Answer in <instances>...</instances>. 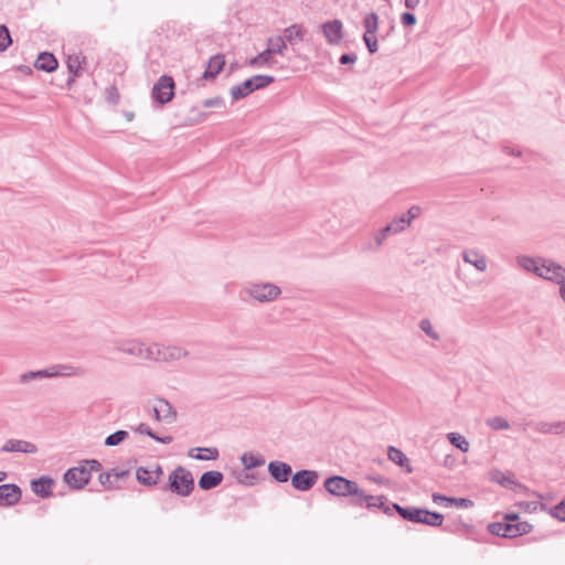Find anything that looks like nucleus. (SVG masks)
Instances as JSON below:
<instances>
[{"label":"nucleus","mask_w":565,"mask_h":565,"mask_svg":"<svg viewBox=\"0 0 565 565\" xmlns=\"http://www.w3.org/2000/svg\"><path fill=\"white\" fill-rule=\"evenodd\" d=\"M516 262L522 269L540 278L555 284L565 282V268L552 259L523 255L519 256Z\"/></svg>","instance_id":"1"},{"label":"nucleus","mask_w":565,"mask_h":565,"mask_svg":"<svg viewBox=\"0 0 565 565\" xmlns=\"http://www.w3.org/2000/svg\"><path fill=\"white\" fill-rule=\"evenodd\" d=\"M102 465L96 459L82 461L78 466L70 468L64 473V481L72 489H83L90 480L92 472L100 470Z\"/></svg>","instance_id":"2"},{"label":"nucleus","mask_w":565,"mask_h":565,"mask_svg":"<svg viewBox=\"0 0 565 565\" xmlns=\"http://www.w3.org/2000/svg\"><path fill=\"white\" fill-rule=\"evenodd\" d=\"M83 374V370L78 366L70 364H56L44 370L29 371L22 373L19 377V382L24 384L34 380H43L46 377L57 376H78Z\"/></svg>","instance_id":"3"},{"label":"nucleus","mask_w":565,"mask_h":565,"mask_svg":"<svg viewBox=\"0 0 565 565\" xmlns=\"http://www.w3.org/2000/svg\"><path fill=\"white\" fill-rule=\"evenodd\" d=\"M180 497H189L194 489L192 473L182 466H178L170 475L164 488Z\"/></svg>","instance_id":"4"},{"label":"nucleus","mask_w":565,"mask_h":565,"mask_svg":"<svg viewBox=\"0 0 565 565\" xmlns=\"http://www.w3.org/2000/svg\"><path fill=\"white\" fill-rule=\"evenodd\" d=\"M275 82L271 75H254L245 79L242 84L231 88V96L234 100H239L254 93L255 90L266 88Z\"/></svg>","instance_id":"5"},{"label":"nucleus","mask_w":565,"mask_h":565,"mask_svg":"<svg viewBox=\"0 0 565 565\" xmlns=\"http://www.w3.org/2000/svg\"><path fill=\"white\" fill-rule=\"evenodd\" d=\"M243 294L264 303L276 300L280 296L281 289L279 286L271 282H254L248 284L243 289Z\"/></svg>","instance_id":"6"},{"label":"nucleus","mask_w":565,"mask_h":565,"mask_svg":"<svg viewBox=\"0 0 565 565\" xmlns=\"http://www.w3.org/2000/svg\"><path fill=\"white\" fill-rule=\"evenodd\" d=\"M324 489L335 497H349L356 491V482L341 476H331L324 480Z\"/></svg>","instance_id":"7"},{"label":"nucleus","mask_w":565,"mask_h":565,"mask_svg":"<svg viewBox=\"0 0 565 565\" xmlns=\"http://www.w3.org/2000/svg\"><path fill=\"white\" fill-rule=\"evenodd\" d=\"M174 81L169 75H161L152 87L151 96L160 105H166L174 96Z\"/></svg>","instance_id":"8"},{"label":"nucleus","mask_w":565,"mask_h":565,"mask_svg":"<svg viewBox=\"0 0 565 565\" xmlns=\"http://www.w3.org/2000/svg\"><path fill=\"white\" fill-rule=\"evenodd\" d=\"M116 350L143 360H152V344L146 345L135 340L116 341Z\"/></svg>","instance_id":"9"},{"label":"nucleus","mask_w":565,"mask_h":565,"mask_svg":"<svg viewBox=\"0 0 565 565\" xmlns=\"http://www.w3.org/2000/svg\"><path fill=\"white\" fill-rule=\"evenodd\" d=\"M152 360L154 361H177L189 355V352L177 345H162L159 343H152Z\"/></svg>","instance_id":"10"},{"label":"nucleus","mask_w":565,"mask_h":565,"mask_svg":"<svg viewBox=\"0 0 565 565\" xmlns=\"http://www.w3.org/2000/svg\"><path fill=\"white\" fill-rule=\"evenodd\" d=\"M319 473L316 470L301 469L291 476V486L298 491H309L318 482Z\"/></svg>","instance_id":"11"},{"label":"nucleus","mask_w":565,"mask_h":565,"mask_svg":"<svg viewBox=\"0 0 565 565\" xmlns=\"http://www.w3.org/2000/svg\"><path fill=\"white\" fill-rule=\"evenodd\" d=\"M320 30L330 45H338L344 36L343 23L339 19L330 20L320 25Z\"/></svg>","instance_id":"12"},{"label":"nucleus","mask_w":565,"mask_h":565,"mask_svg":"<svg viewBox=\"0 0 565 565\" xmlns=\"http://www.w3.org/2000/svg\"><path fill=\"white\" fill-rule=\"evenodd\" d=\"M267 470L270 477L279 483L287 482L292 472L291 466L280 460L270 461L268 463Z\"/></svg>","instance_id":"13"},{"label":"nucleus","mask_w":565,"mask_h":565,"mask_svg":"<svg viewBox=\"0 0 565 565\" xmlns=\"http://www.w3.org/2000/svg\"><path fill=\"white\" fill-rule=\"evenodd\" d=\"M21 489L14 483L0 486V505L12 507L21 500Z\"/></svg>","instance_id":"14"},{"label":"nucleus","mask_w":565,"mask_h":565,"mask_svg":"<svg viewBox=\"0 0 565 565\" xmlns=\"http://www.w3.org/2000/svg\"><path fill=\"white\" fill-rule=\"evenodd\" d=\"M1 451L35 454L38 451V447L31 441L20 439H8L1 447Z\"/></svg>","instance_id":"15"},{"label":"nucleus","mask_w":565,"mask_h":565,"mask_svg":"<svg viewBox=\"0 0 565 565\" xmlns=\"http://www.w3.org/2000/svg\"><path fill=\"white\" fill-rule=\"evenodd\" d=\"M223 479L224 476L221 471H205L199 479V488L204 491L214 489L222 483Z\"/></svg>","instance_id":"16"},{"label":"nucleus","mask_w":565,"mask_h":565,"mask_svg":"<svg viewBox=\"0 0 565 565\" xmlns=\"http://www.w3.org/2000/svg\"><path fill=\"white\" fill-rule=\"evenodd\" d=\"M53 484L54 480L52 478L43 476L31 482V489L36 495L41 498H49L52 495Z\"/></svg>","instance_id":"17"},{"label":"nucleus","mask_w":565,"mask_h":565,"mask_svg":"<svg viewBox=\"0 0 565 565\" xmlns=\"http://www.w3.org/2000/svg\"><path fill=\"white\" fill-rule=\"evenodd\" d=\"M224 65H225V57L223 54H216V55L210 57V60L206 63V68L203 73V78L204 79L215 78L220 74V72L222 71Z\"/></svg>","instance_id":"18"},{"label":"nucleus","mask_w":565,"mask_h":565,"mask_svg":"<svg viewBox=\"0 0 565 565\" xmlns=\"http://www.w3.org/2000/svg\"><path fill=\"white\" fill-rule=\"evenodd\" d=\"M58 66L57 60L54 54L50 52H42L39 54L38 58L34 62V67L39 71H44L51 73L55 71Z\"/></svg>","instance_id":"19"},{"label":"nucleus","mask_w":565,"mask_h":565,"mask_svg":"<svg viewBox=\"0 0 565 565\" xmlns=\"http://www.w3.org/2000/svg\"><path fill=\"white\" fill-rule=\"evenodd\" d=\"M153 405H157L159 408V417L158 422H168L172 423L175 419L177 413L173 409L172 405L164 398H157L153 402Z\"/></svg>","instance_id":"20"},{"label":"nucleus","mask_w":565,"mask_h":565,"mask_svg":"<svg viewBox=\"0 0 565 565\" xmlns=\"http://www.w3.org/2000/svg\"><path fill=\"white\" fill-rule=\"evenodd\" d=\"M188 456L196 460H216L220 452L215 447H194L189 450Z\"/></svg>","instance_id":"21"},{"label":"nucleus","mask_w":565,"mask_h":565,"mask_svg":"<svg viewBox=\"0 0 565 565\" xmlns=\"http://www.w3.org/2000/svg\"><path fill=\"white\" fill-rule=\"evenodd\" d=\"M462 259L472 265L479 271H484L487 269L486 256L475 249L465 250L462 253Z\"/></svg>","instance_id":"22"},{"label":"nucleus","mask_w":565,"mask_h":565,"mask_svg":"<svg viewBox=\"0 0 565 565\" xmlns=\"http://www.w3.org/2000/svg\"><path fill=\"white\" fill-rule=\"evenodd\" d=\"M387 456L391 461H393L397 466L404 468L407 473H411L413 471V468L409 465L408 458L405 456V454L401 449H398L394 446H390L387 448Z\"/></svg>","instance_id":"23"},{"label":"nucleus","mask_w":565,"mask_h":565,"mask_svg":"<svg viewBox=\"0 0 565 565\" xmlns=\"http://www.w3.org/2000/svg\"><path fill=\"white\" fill-rule=\"evenodd\" d=\"M85 62V58L79 54H73L67 56V70L70 76L67 78V84L71 85L75 82V78L79 75V71L82 68V64Z\"/></svg>","instance_id":"24"},{"label":"nucleus","mask_w":565,"mask_h":565,"mask_svg":"<svg viewBox=\"0 0 565 565\" xmlns=\"http://www.w3.org/2000/svg\"><path fill=\"white\" fill-rule=\"evenodd\" d=\"M393 508H395V511L399 514V516L406 521L413 522V523H419L422 521V508H415V507H407L404 508L397 503H394Z\"/></svg>","instance_id":"25"},{"label":"nucleus","mask_w":565,"mask_h":565,"mask_svg":"<svg viewBox=\"0 0 565 565\" xmlns=\"http://www.w3.org/2000/svg\"><path fill=\"white\" fill-rule=\"evenodd\" d=\"M491 481L499 483L503 488L513 489V487L518 486L519 482L513 479L512 476L505 475L501 470L494 469L490 472Z\"/></svg>","instance_id":"26"},{"label":"nucleus","mask_w":565,"mask_h":565,"mask_svg":"<svg viewBox=\"0 0 565 565\" xmlns=\"http://www.w3.org/2000/svg\"><path fill=\"white\" fill-rule=\"evenodd\" d=\"M422 521H419V524L429 525L433 527H440L444 524V515L439 512H433L427 509H423L422 511Z\"/></svg>","instance_id":"27"},{"label":"nucleus","mask_w":565,"mask_h":565,"mask_svg":"<svg viewBox=\"0 0 565 565\" xmlns=\"http://www.w3.org/2000/svg\"><path fill=\"white\" fill-rule=\"evenodd\" d=\"M303 28L300 24H292L284 30L285 42L296 43L303 41Z\"/></svg>","instance_id":"28"},{"label":"nucleus","mask_w":565,"mask_h":565,"mask_svg":"<svg viewBox=\"0 0 565 565\" xmlns=\"http://www.w3.org/2000/svg\"><path fill=\"white\" fill-rule=\"evenodd\" d=\"M540 510L548 513L552 518L565 522V498L554 507H547L545 503H540Z\"/></svg>","instance_id":"29"},{"label":"nucleus","mask_w":565,"mask_h":565,"mask_svg":"<svg viewBox=\"0 0 565 565\" xmlns=\"http://www.w3.org/2000/svg\"><path fill=\"white\" fill-rule=\"evenodd\" d=\"M364 28L363 35H376L379 30V15L375 12L366 13L362 21Z\"/></svg>","instance_id":"30"},{"label":"nucleus","mask_w":565,"mask_h":565,"mask_svg":"<svg viewBox=\"0 0 565 565\" xmlns=\"http://www.w3.org/2000/svg\"><path fill=\"white\" fill-rule=\"evenodd\" d=\"M241 461L246 470L258 468L265 465V458L263 456H254L249 452H244L241 457Z\"/></svg>","instance_id":"31"},{"label":"nucleus","mask_w":565,"mask_h":565,"mask_svg":"<svg viewBox=\"0 0 565 565\" xmlns=\"http://www.w3.org/2000/svg\"><path fill=\"white\" fill-rule=\"evenodd\" d=\"M267 49L271 54L284 55L287 44L281 35L271 36L267 40Z\"/></svg>","instance_id":"32"},{"label":"nucleus","mask_w":565,"mask_h":565,"mask_svg":"<svg viewBox=\"0 0 565 565\" xmlns=\"http://www.w3.org/2000/svg\"><path fill=\"white\" fill-rule=\"evenodd\" d=\"M532 531V525L527 522L509 523L508 537H516L527 534Z\"/></svg>","instance_id":"33"},{"label":"nucleus","mask_w":565,"mask_h":565,"mask_svg":"<svg viewBox=\"0 0 565 565\" xmlns=\"http://www.w3.org/2000/svg\"><path fill=\"white\" fill-rule=\"evenodd\" d=\"M271 53L268 49L248 60L247 64L252 67H263L271 62Z\"/></svg>","instance_id":"34"},{"label":"nucleus","mask_w":565,"mask_h":565,"mask_svg":"<svg viewBox=\"0 0 565 565\" xmlns=\"http://www.w3.org/2000/svg\"><path fill=\"white\" fill-rule=\"evenodd\" d=\"M447 438L452 446L460 449L462 452H467L469 450L468 440L459 433H449Z\"/></svg>","instance_id":"35"},{"label":"nucleus","mask_w":565,"mask_h":565,"mask_svg":"<svg viewBox=\"0 0 565 565\" xmlns=\"http://www.w3.org/2000/svg\"><path fill=\"white\" fill-rule=\"evenodd\" d=\"M129 436L128 431L119 429L115 433L110 434L105 439V445L108 447H115L121 444L125 439H127Z\"/></svg>","instance_id":"36"},{"label":"nucleus","mask_w":565,"mask_h":565,"mask_svg":"<svg viewBox=\"0 0 565 565\" xmlns=\"http://www.w3.org/2000/svg\"><path fill=\"white\" fill-rule=\"evenodd\" d=\"M150 467H151V472L153 473V477H149V478L142 477L143 486H147V487L156 486L158 483V481L160 480L161 476L163 475V469H162L161 465L153 463Z\"/></svg>","instance_id":"37"},{"label":"nucleus","mask_w":565,"mask_h":565,"mask_svg":"<svg viewBox=\"0 0 565 565\" xmlns=\"http://www.w3.org/2000/svg\"><path fill=\"white\" fill-rule=\"evenodd\" d=\"M487 425L494 430H504L510 428V423L502 416L490 417L486 420Z\"/></svg>","instance_id":"38"},{"label":"nucleus","mask_w":565,"mask_h":565,"mask_svg":"<svg viewBox=\"0 0 565 565\" xmlns=\"http://www.w3.org/2000/svg\"><path fill=\"white\" fill-rule=\"evenodd\" d=\"M411 224L408 220L404 216V214L395 217L391 223L387 224L392 228V234H398L407 228Z\"/></svg>","instance_id":"39"},{"label":"nucleus","mask_w":565,"mask_h":565,"mask_svg":"<svg viewBox=\"0 0 565 565\" xmlns=\"http://www.w3.org/2000/svg\"><path fill=\"white\" fill-rule=\"evenodd\" d=\"M419 329L430 339L438 341L440 335L433 328V324L429 319L425 318L419 321Z\"/></svg>","instance_id":"40"},{"label":"nucleus","mask_w":565,"mask_h":565,"mask_svg":"<svg viewBox=\"0 0 565 565\" xmlns=\"http://www.w3.org/2000/svg\"><path fill=\"white\" fill-rule=\"evenodd\" d=\"M508 527L509 523L503 522H493L488 525V530L491 534L501 537H508Z\"/></svg>","instance_id":"41"},{"label":"nucleus","mask_w":565,"mask_h":565,"mask_svg":"<svg viewBox=\"0 0 565 565\" xmlns=\"http://www.w3.org/2000/svg\"><path fill=\"white\" fill-rule=\"evenodd\" d=\"M349 497L351 498L350 499V503L354 507H365V499H366V493L359 487V484L356 483V491L355 493H351L349 494Z\"/></svg>","instance_id":"42"},{"label":"nucleus","mask_w":565,"mask_h":565,"mask_svg":"<svg viewBox=\"0 0 565 565\" xmlns=\"http://www.w3.org/2000/svg\"><path fill=\"white\" fill-rule=\"evenodd\" d=\"M11 43L9 29L4 24H0V52L6 51Z\"/></svg>","instance_id":"43"},{"label":"nucleus","mask_w":565,"mask_h":565,"mask_svg":"<svg viewBox=\"0 0 565 565\" xmlns=\"http://www.w3.org/2000/svg\"><path fill=\"white\" fill-rule=\"evenodd\" d=\"M390 234H392V228L387 225L382 227L379 232L375 233V235H374L375 249H379L383 245V243L385 242V239L387 238V236Z\"/></svg>","instance_id":"44"},{"label":"nucleus","mask_w":565,"mask_h":565,"mask_svg":"<svg viewBox=\"0 0 565 565\" xmlns=\"http://www.w3.org/2000/svg\"><path fill=\"white\" fill-rule=\"evenodd\" d=\"M382 500H379L376 509L382 510L386 515H393L395 508H393L394 503L390 502L385 495H381Z\"/></svg>","instance_id":"45"},{"label":"nucleus","mask_w":565,"mask_h":565,"mask_svg":"<svg viewBox=\"0 0 565 565\" xmlns=\"http://www.w3.org/2000/svg\"><path fill=\"white\" fill-rule=\"evenodd\" d=\"M362 40L369 51L370 54H374L379 51L377 38L376 35H363Z\"/></svg>","instance_id":"46"},{"label":"nucleus","mask_w":565,"mask_h":565,"mask_svg":"<svg viewBox=\"0 0 565 565\" xmlns=\"http://www.w3.org/2000/svg\"><path fill=\"white\" fill-rule=\"evenodd\" d=\"M449 504L456 505L460 509H468L473 507V502L467 498H451V500H449Z\"/></svg>","instance_id":"47"},{"label":"nucleus","mask_w":565,"mask_h":565,"mask_svg":"<svg viewBox=\"0 0 565 565\" xmlns=\"http://www.w3.org/2000/svg\"><path fill=\"white\" fill-rule=\"evenodd\" d=\"M113 478L114 476L111 471L102 472L99 475V482L104 488L111 489L114 488Z\"/></svg>","instance_id":"48"},{"label":"nucleus","mask_w":565,"mask_h":565,"mask_svg":"<svg viewBox=\"0 0 565 565\" xmlns=\"http://www.w3.org/2000/svg\"><path fill=\"white\" fill-rule=\"evenodd\" d=\"M142 477L143 478L153 477V473L151 472V467L150 466H148V467H138L137 468V470H136V478H137L138 482L141 483V484H143Z\"/></svg>","instance_id":"49"},{"label":"nucleus","mask_w":565,"mask_h":565,"mask_svg":"<svg viewBox=\"0 0 565 565\" xmlns=\"http://www.w3.org/2000/svg\"><path fill=\"white\" fill-rule=\"evenodd\" d=\"M422 209L418 205H413L408 209L406 213H403L406 220H408V223L412 224V222L417 218L420 215Z\"/></svg>","instance_id":"50"},{"label":"nucleus","mask_w":565,"mask_h":565,"mask_svg":"<svg viewBox=\"0 0 565 565\" xmlns=\"http://www.w3.org/2000/svg\"><path fill=\"white\" fill-rule=\"evenodd\" d=\"M401 22L405 26H413L416 24L417 20L414 13L404 12L401 14Z\"/></svg>","instance_id":"51"},{"label":"nucleus","mask_w":565,"mask_h":565,"mask_svg":"<svg viewBox=\"0 0 565 565\" xmlns=\"http://www.w3.org/2000/svg\"><path fill=\"white\" fill-rule=\"evenodd\" d=\"M223 105L224 100L221 97L207 98L202 103V106L204 108L222 107Z\"/></svg>","instance_id":"52"},{"label":"nucleus","mask_w":565,"mask_h":565,"mask_svg":"<svg viewBox=\"0 0 565 565\" xmlns=\"http://www.w3.org/2000/svg\"><path fill=\"white\" fill-rule=\"evenodd\" d=\"M135 431L141 434V435H147L149 436L150 438L153 439L154 437V431L146 424L141 423L139 424L136 428H135Z\"/></svg>","instance_id":"53"},{"label":"nucleus","mask_w":565,"mask_h":565,"mask_svg":"<svg viewBox=\"0 0 565 565\" xmlns=\"http://www.w3.org/2000/svg\"><path fill=\"white\" fill-rule=\"evenodd\" d=\"M379 500H382L381 495L366 494L365 508H367L369 510L375 509L377 507Z\"/></svg>","instance_id":"54"},{"label":"nucleus","mask_w":565,"mask_h":565,"mask_svg":"<svg viewBox=\"0 0 565 565\" xmlns=\"http://www.w3.org/2000/svg\"><path fill=\"white\" fill-rule=\"evenodd\" d=\"M340 64H354L356 62V55L353 53L342 54L339 58Z\"/></svg>","instance_id":"55"},{"label":"nucleus","mask_w":565,"mask_h":565,"mask_svg":"<svg viewBox=\"0 0 565 565\" xmlns=\"http://www.w3.org/2000/svg\"><path fill=\"white\" fill-rule=\"evenodd\" d=\"M536 430L542 434H553L552 423L541 422L536 425Z\"/></svg>","instance_id":"56"},{"label":"nucleus","mask_w":565,"mask_h":565,"mask_svg":"<svg viewBox=\"0 0 565 565\" xmlns=\"http://www.w3.org/2000/svg\"><path fill=\"white\" fill-rule=\"evenodd\" d=\"M255 475L254 473H245L244 477H238V481L245 486H253L255 483Z\"/></svg>","instance_id":"57"},{"label":"nucleus","mask_w":565,"mask_h":565,"mask_svg":"<svg viewBox=\"0 0 565 565\" xmlns=\"http://www.w3.org/2000/svg\"><path fill=\"white\" fill-rule=\"evenodd\" d=\"M431 499H433V502L437 503V504H440V503L449 504V500H451V497H446L440 493H434Z\"/></svg>","instance_id":"58"},{"label":"nucleus","mask_w":565,"mask_h":565,"mask_svg":"<svg viewBox=\"0 0 565 565\" xmlns=\"http://www.w3.org/2000/svg\"><path fill=\"white\" fill-rule=\"evenodd\" d=\"M153 439L160 444H163V445H169L173 441V437L172 436H159L157 434H154V437Z\"/></svg>","instance_id":"59"},{"label":"nucleus","mask_w":565,"mask_h":565,"mask_svg":"<svg viewBox=\"0 0 565 565\" xmlns=\"http://www.w3.org/2000/svg\"><path fill=\"white\" fill-rule=\"evenodd\" d=\"M553 434H562L565 431V422L552 423Z\"/></svg>","instance_id":"60"},{"label":"nucleus","mask_w":565,"mask_h":565,"mask_svg":"<svg viewBox=\"0 0 565 565\" xmlns=\"http://www.w3.org/2000/svg\"><path fill=\"white\" fill-rule=\"evenodd\" d=\"M111 472H113L114 478H116V479H125L129 475L128 470H119L118 471L116 469H113Z\"/></svg>","instance_id":"61"},{"label":"nucleus","mask_w":565,"mask_h":565,"mask_svg":"<svg viewBox=\"0 0 565 565\" xmlns=\"http://www.w3.org/2000/svg\"><path fill=\"white\" fill-rule=\"evenodd\" d=\"M420 0H405V7L409 10H414L418 7Z\"/></svg>","instance_id":"62"},{"label":"nucleus","mask_w":565,"mask_h":565,"mask_svg":"<svg viewBox=\"0 0 565 565\" xmlns=\"http://www.w3.org/2000/svg\"><path fill=\"white\" fill-rule=\"evenodd\" d=\"M502 150L510 156H516V157L521 156L520 150L512 149L509 146H503Z\"/></svg>","instance_id":"63"},{"label":"nucleus","mask_w":565,"mask_h":565,"mask_svg":"<svg viewBox=\"0 0 565 565\" xmlns=\"http://www.w3.org/2000/svg\"><path fill=\"white\" fill-rule=\"evenodd\" d=\"M502 150L510 156H516V157L521 156L520 150L512 149L509 146H503Z\"/></svg>","instance_id":"64"}]
</instances>
